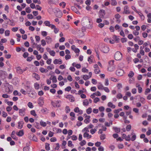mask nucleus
I'll return each instance as SVG.
<instances>
[{
  "label": "nucleus",
  "instance_id": "obj_58",
  "mask_svg": "<svg viewBox=\"0 0 151 151\" xmlns=\"http://www.w3.org/2000/svg\"><path fill=\"white\" fill-rule=\"evenodd\" d=\"M68 145L69 147H72L73 146V145L72 143V142L71 141H69L68 142Z\"/></svg>",
  "mask_w": 151,
  "mask_h": 151
},
{
  "label": "nucleus",
  "instance_id": "obj_56",
  "mask_svg": "<svg viewBox=\"0 0 151 151\" xmlns=\"http://www.w3.org/2000/svg\"><path fill=\"white\" fill-rule=\"evenodd\" d=\"M68 80L70 81H71L73 80L72 78L70 75H69L67 77Z\"/></svg>",
  "mask_w": 151,
  "mask_h": 151
},
{
  "label": "nucleus",
  "instance_id": "obj_18",
  "mask_svg": "<svg viewBox=\"0 0 151 151\" xmlns=\"http://www.w3.org/2000/svg\"><path fill=\"white\" fill-rule=\"evenodd\" d=\"M40 70L42 73H47L48 71L46 69H45L43 68H40Z\"/></svg>",
  "mask_w": 151,
  "mask_h": 151
},
{
  "label": "nucleus",
  "instance_id": "obj_14",
  "mask_svg": "<svg viewBox=\"0 0 151 151\" xmlns=\"http://www.w3.org/2000/svg\"><path fill=\"white\" fill-rule=\"evenodd\" d=\"M16 134L19 136H22L24 134V132L23 130H21L19 132H17Z\"/></svg>",
  "mask_w": 151,
  "mask_h": 151
},
{
  "label": "nucleus",
  "instance_id": "obj_40",
  "mask_svg": "<svg viewBox=\"0 0 151 151\" xmlns=\"http://www.w3.org/2000/svg\"><path fill=\"white\" fill-rule=\"evenodd\" d=\"M30 114L31 115L35 116L37 115L35 113V110L31 111H30Z\"/></svg>",
  "mask_w": 151,
  "mask_h": 151
},
{
  "label": "nucleus",
  "instance_id": "obj_24",
  "mask_svg": "<svg viewBox=\"0 0 151 151\" xmlns=\"http://www.w3.org/2000/svg\"><path fill=\"white\" fill-rule=\"evenodd\" d=\"M40 124L41 126L43 127H45L47 125L46 123L42 121L40 122Z\"/></svg>",
  "mask_w": 151,
  "mask_h": 151
},
{
  "label": "nucleus",
  "instance_id": "obj_3",
  "mask_svg": "<svg viewBox=\"0 0 151 151\" xmlns=\"http://www.w3.org/2000/svg\"><path fill=\"white\" fill-rule=\"evenodd\" d=\"M124 73V71L122 69H120L117 70L116 72V74L119 76H122Z\"/></svg>",
  "mask_w": 151,
  "mask_h": 151
},
{
  "label": "nucleus",
  "instance_id": "obj_19",
  "mask_svg": "<svg viewBox=\"0 0 151 151\" xmlns=\"http://www.w3.org/2000/svg\"><path fill=\"white\" fill-rule=\"evenodd\" d=\"M23 122H19L18 123V128L19 129H21L23 126Z\"/></svg>",
  "mask_w": 151,
  "mask_h": 151
},
{
  "label": "nucleus",
  "instance_id": "obj_63",
  "mask_svg": "<svg viewBox=\"0 0 151 151\" xmlns=\"http://www.w3.org/2000/svg\"><path fill=\"white\" fill-rule=\"evenodd\" d=\"M139 4L141 6H143L144 5V3L142 1H139Z\"/></svg>",
  "mask_w": 151,
  "mask_h": 151
},
{
  "label": "nucleus",
  "instance_id": "obj_49",
  "mask_svg": "<svg viewBox=\"0 0 151 151\" xmlns=\"http://www.w3.org/2000/svg\"><path fill=\"white\" fill-rule=\"evenodd\" d=\"M82 132H89V130H88V128L85 127L84 128L83 130H82Z\"/></svg>",
  "mask_w": 151,
  "mask_h": 151
},
{
  "label": "nucleus",
  "instance_id": "obj_12",
  "mask_svg": "<svg viewBox=\"0 0 151 151\" xmlns=\"http://www.w3.org/2000/svg\"><path fill=\"white\" fill-rule=\"evenodd\" d=\"M46 42L48 43H50L52 42V40L50 37L47 36L45 37Z\"/></svg>",
  "mask_w": 151,
  "mask_h": 151
},
{
  "label": "nucleus",
  "instance_id": "obj_7",
  "mask_svg": "<svg viewBox=\"0 0 151 151\" xmlns=\"http://www.w3.org/2000/svg\"><path fill=\"white\" fill-rule=\"evenodd\" d=\"M25 109L23 108L19 109V114L22 116H24L25 114Z\"/></svg>",
  "mask_w": 151,
  "mask_h": 151
},
{
  "label": "nucleus",
  "instance_id": "obj_17",
  "mask_svg": "<svg viewBox=\"0 0 151 151\" xmlns=\"http://www.w3.org/2000/svg\"><path fill=\"white\" fill-rule=\"evenodd\" d=\"M107 105L108 107L112 108L114 109L115 108V105H113L111 102H109L108 104Z\"/></svg>",
  "mask_w": 151,
  "mask_h": 151
},
{
  "label": "nucleus",
  "instance_id": "obj_64",
  "mask_svg": "<svg viewBox=\"0 0 151 151\" xmlns=\"http://www.w3.org/2000/svg\"><path fill=\"white\" fill-rule=\"evenodd\" d=\"M2 116L4 117H6L7 116V114L4 111L2 112Z\"/></svg>",
  "mask_w": 151,
  "mask_h": 151
},
{
  "label": "nucleus",
  "instance_id": "obj_11",
  "mask_svg": "<svg viewBox=\"0 0 151 151\" xmlns=\"http://www.w3.org/2000/svg\"><path fill=\"white\" fill-rule=\"evenodd\" d=\"M16 70L17 73L19 74H22L24 72V71H25V70H23L20 68L19 67L17 68Z\"/></svg>",
  "mask_w": 151,
  "mask_h": 151
},
{
  "label": "nucleus",
  "instance_id": "obj_55",
  "mask_svg": "<svg viewBox=\"0 0 151 151\" xmlns=\"http://www.w3.org/2000/svg\"><path fill=\"white\" fill-rule=\"evenodd\" d=\"M95 72L96 73H99L100 72V70L99 69V68H95L94 70Z\"/></svg>",
  "mask_w": 151,
  "mask_h": 151
},
{
  "label": "nucleus",
  "instance_id": "obj_53",
  "mask_svg": "<svg viewBox=\"0 0 151 151\" xmlns=\"http://www.w3.org/2000/svg\"><path fill=\"white\" fill-rule=\"evenodd\" d=\"M96 131V129H92L90 130V132L92 134H94Z\"/></svg>",
  "mask_w": 151,
  "mask_h": 151
},
{
  "label": "nucleus",
  "instance_id": "obj_30",
  "mask_svg": "<svg viewBox=\"0 0 151 151\" xmlns=\"http://www.w3.org/2000/svg\"><path fill=\"white\" fill-rule=\"evenodd\" d=\"M83 79H84L86 81V80L89 79L90 78V77H89L87 75H83Z\"/></svg>",
  "mask_w": 151,
  "mask_h": 151
},
{
  "label": "nucleus",
  "instance_id": "obj_2",
  "mask_svg": "<svg viewBox=\"0 0 151 151\" xmlns=\"http://www.w3.org/2000/svg\"><path fill=\"white\" fill-rule=\"evenodd\" d=\"M99 17L100 18H103L105 14V11L104 10H101L99 12Z\"/></svg>",
  "mask_w": 151,
  "mask_h": 151
},
{
  "label": "nucleus",
  "instance_id": "obj_45",
  "mask_svg": "<svg viewBox=\"0 0 151 151\" xmlns=\"http://www.w3.org/2000/svg\"><path fill=\"white\" fill-rule=\"evenodd\" d=\"M41 34L43 36L45 37L47 35V33L46 32L43 31L42 32Z\"/></svg>",
  "mask_w": 151,
  "mask_h": 151
},
{
  "label": "nucleus",
  "instance_id": "obj_39",
  "mask_svg": "<svg viewBox=\"0 0 151 151\" xmlns=\"http://www.w3.org/2000/svg\"><path fill=\"white\" fill-rule=\"evenodd\" d=\"M108 70H109V71H112L114 69V66L111 67V66H110L108 67Z\"/></svg>",
  "mask_w": 151,
  "mask_h": 151
},
{
  "label": "nucleus",
  "instance_id": "obj_32",
  "mask_svg": "<svg viewBox=\"0 0 151 151\" xmlns=\"http://www.w3.org/2000/svg\"><path fill=\"white\" fill-rule=\"evenodd\" d=\"M27 105L30 108H32L33 107V105L31 102H29L27 104Z\"/></svg>",
  "mask_w": 151,
  "mask_h": 151
},
{
  "label": "nucleus",
  "instance_id": "obj_1",
  "mask_svg": "<svg viewBox=\"0 0 151 151\" xmlns=\"http://www.w3.org/2000/svg\"><path fill=\"white\" fill-rule=\"evenodd\" d=\"M115 59L117 60H120L122 58V53L119 52H117L114 55Z\"/></svg>",
  "mask_w": 151,
  "mask_h": 151
},
{
  "label": "nucleus",
  "instance_id": "obj_54",
  "mask_svg": "<svg viewBox=\"0 0 151 151\" xmlns=\"http://www.w3.org/2000/svg\"><path fill=\"white\" fill-rule=\"evenodd\" d=\"M66 112L68 113L70 111V109L69 108V107L68 106H66Z\"/></svg>",
  "mask_w": 151,
  "mask_h": 151
},
{
  "label": "nucleus",
  "instance_id": "obj_10",
  "mask_svg": "<svg viewBox=\"0 0 151 151\" xmlns=\"http://www.w3.org/2000/svg\"><path fill=\"white\" fill-rule=\"evenodd\" d=\"M78 34L79 37H83L84 35V31L79 30L78 32Z\"/></svg>",
  "mask_w": 151,
  "mask_h": 151
},
{
  "label": "nucleus",
  "instance_id": "obj_23",
  "mask_svg": "<svg viewBox=\"0 0 151 151\" xmlns=\"http://www.w3.org/2000/svg\"><path fill=\"white\" fill-rule=\"evenodd\" d=\"M113 128L114 130H115V132L116 133H118L120 132V129L119 128L114 127Z\"/></svg>",
  "mask_w": 151,
  "mask_h": 151
},
{
  "label": "nucleus",
  "instance_id": "obj_9",
  "mask_svg": "<svg viewBox=\"0 0 151 151\" xmlns=\"http://www.w3.org/2000/svg\"><path fill=\"white\" fill-rule=\"evenodd\" d=\"M53 63L55 64H60L62 63V60L60 59H59L58 60L57 59H55Z\"/></svg>",
  "mask_w": 151,
  "mask_h": 151
},
{
  "label": "nucleus",
  "instance_id": "obj_48",
  "mask_svg": "<svg viewBox=\"0 0 151 151\" xmlns=\"http://www.w3.org/2000/svg\"><path fill=\"white\" fill-rule=\"evenodd\" d=\"M100 137L101 139L103 140L105 139V135L104 134H102Z\"/></svg>",
  "mask_w": 151,
  "mask_h": 151
},
{
  "label": "nucleus",
  "instance_id": "obj_5",
  "mask_svg": "<svg viewBox=\"0 0 151 151\" xmlns=\"http://www.w3.org/2000/svg\"><path fill=\"white\" fill-rule=\"evenodd\" d=\"M38 104L41 106H42L44 104V99L42 97L40 98L38 100Z\"/></svg>",
  "mask_w": 151,
  "mask_h": 151
},
{
  "label": "nucleus",
  "instance_id": "obj_28",
  "mask_svg": "<svg viewBox=\"0 0 151 151\" xmlns=\"http://www.w3.org/2000/svg\"><path fill=\"white\" fill-rule=\"evenodd\" d=\"M97 87L98 88L99 90H103L104 88L103 86L101 84L99 85Z\"/></svg>",
  "mask_w": 151,
  "mask_h": 151
},
{
  "label": "nucleus",
  "instance_id": "obj_60",
  "mask_svg": "<svg viewBox=\"0 0 151 151\" xmlns=\"http://www.w3.org/2000/svg\"><path fill=\"white\" fill-rule=\"evenodd\" d=\"M140 101L143 104H144L145 102V99L142 97H140Z\"/></svg>",
  "mask_w": 151,
  "mask_h": 151
},
{
  "label": "nucleus",
  "instance_id": "obj_26",
  "mask_svg": "<svg viewBox=\"0 0 151 151\" xmlns=\"http://www.w3.org/2000/svg\"><path fill=\"white\" fill-rule=\"evenodd\" d=\"M117 4V2L115 0H111V5L112 6H115Z\"/></svg>",
  "mask_w": 151,
  "mask_h": 151
},
{
  "label": "nucleus",
  "instance_id": "obj_6",
  "mask_svg": "<svg viewBox=\"0 0 151 151\" xmlns=\"http://www.w3.org/2000/svg\"><path fill=\"white\" fill-rule=\"evenodd\" d=\"M122 137L124 139H125L126 140L129 141L131 140L130 137L129 135L127 136L125 134H123Z\"/></svg>",
  "mask_w": 151,
  "mask_h": 151
},
{
  "label": "nucleus",
  "instance_id": "obj_13",
  "mask_svg": "<svg viewBox=\"0 0 151 151\" xmlns=\"http://www.w3.org/2000/svg\"><path fill=\"white\" fill-rule=\"evenodd\" d=\"M30 39L31 40V43L32 44V47H34L35 46H36L37 45V44L35 42L34 40L32 37H30Z\"/></svg>",
  "mask_w": 151,
  "mask_h": 151
},
{
  "label": "nucleus",
  "instance_id": "obj_15",
  "mask_svg": "<svg viewBox=\"0 0 151 151\" xmlns=\"http://www.w3.org/2000/svg\"><path fill=\"white\" fill-rule=\"evenodd\" d=\"M33 76L37 80H39L40 79L39 76L36 73H33Z\"/></svg>",
  "mask_w": 151,
  "mask_h": 151
},
{
  "label": "nucleus",
  "instance_id": "obj_47",
  "mask_svg": "<svg viewBox=\"0 0 151 151\" xmlns=\"http://www.w3.org/2000/svg\"><path fill=\"white\" fill-rule=\"evenodd\" d=\"M116 97L118 99H120L122 97V96L121 93H119L117 95Z\"/></svg>",
  "mask_w": 151,
  "mask_h": 151
},
{
  "label": "nucleus",
  "instance_id": "obj_44",
  "mask_svg": "<svg viewBox=\"0 0 151 151\" xmlns=\"http://www.w3.org/2000/svg\"><path fill=\"white\" fill-rule=\"evenodd\" d=\"M36 41L39 42L40 40V37L39 36H36L35 37Z\"/></svg>",
  "mask_w": 151,
  "mask_h": 151
},
{
  "label": "nucleus",
  "instance_id": "obj_25",
  "mask_svg": "<svg viewBox=\"0 0 151 151\" xmlns=\"http://www.w3.org/2000/svg\"><path fill=\"white\" fill-rule=\"evenodd\" d=\"M50 145L47 143H46L45 148L48 151L50 150V147H49Z\"/></svg>",
  "mask_w": 151,
  "mask_h": 151
},
{
  "label": "nucleus",
  "instance_id": "obj_51",
  "mask_svg": "<svg viewBox=\"0 0 151 151\" xmlns=\"http://www.w3.org/2000/svg\"><path fill=\"white\" fill-rule=\"evenodd\" d=\"M35 89H38L40 87L39 84L37 83H35Z\"/></svg>",
  "mask_w": 151,
  "mask_h": 151
},
{
  "label": "nucleus",
  "instance_id": "obj_22",
  "mask_svg": "<svg viewBox=\"0 0 151 151\" xmlns=\"http://www.w3.org/2000/svg\"><path fill=\"white\" fill-rule=\"evenodd\" d=\"M50 80H52V82L53 83H56L57 81V78L55 76H53L52 78L50 77Z\"/></svg>",
  "mask_w": 151,
  "mask_h": 151
},
{
  "label": "nucleus",
  "instance_id": "obj_59",
  "mask_svg": "<svg viewBox=\"0 0 151 151\" xmlns=\"http://www.w3.org/2000/svg\"><path fill=\"white\" fill-rule=\"evenodd\" d=\"M28 55L29 54L27 52H25L24 53L23 56L24 58H26L28 56Z\"/></svg>",
  "mask_w": 151,
  "mask_h": 151
},
{
  "label": "nucleus",
  "instance_id": "obj_41",
  "mask_svg": "<svg viewBox=\"0 0 151 151\" xmlns=\"http://www.w3.org/2000/svg\"><path fill=\"white\" fill-rule=\"evenodd\" d=\"M99 109L100 111H104L105 108L104 107L101 106L99 107Z\"/></svg>",
  "mask_w": 151,
  "mask_h": 151
},
{
  "label": "nucleus",
  "instance_id": "obj_46",
  "mask_svg": "<svg viewBox=\"0 0 151 151\" xmlns=\"http://www.w3.org/2000/svg\"><path fill=\"white\" fill-rule=\"evenodd\" d=\"M99 100L100 99L98 97H96L93 100V102H94V103H96L98 102L99 101Z\"/></svg>",
  "mask_w": 151,
  "mask_h": 151
},
{
  "label": "nucleus",
  "instance_id": "obj_62",
  "mask_svg": "<svg viewBox=\"0 0 151 151\" xmlns=\"http://www.w3.org/2000/svg\"><path fill=\"white\" fill-rule=\"evenodd\" d=\"M101 144L100 142H97L95 143V145L96 147H98L100 146Z\"/></svg>",
  "mask_w": 151,
  "mask_h": 151
},
{
  "label": "nucleus",
  "instance_id": "obj_37",
  "mask_svg": "<svg viewBox=\"0 0 151 151\" xmlns=\"http://www.w3.org/2000/svg\"><path fill=\"white\" fill-rule=\"evenodd\" d=\"M49 53L51 56H54L55 54V52L54 50H51Z\"/></svg>",
  "mask_w": 151,
  "mask_h": 151
},
{
  "label": "nucleus",
  "instance_id": "obj_21",
  "mask_svg": "<svg viewBox=\"0 0 151 151\" xmlns=\"http://www.w3.org/2000/svg\"><path fill=\"white\" fill-rule=\"evenodd\" d=\"M44 24L47 26H48L50 27L51 24H50V22L49 21H46L44 22Z\"/></svg>",
  "mask_w": 151,
  "mask_h": 151
},
{
  "label": "nucleus",
  "instance_id": "obj_43",
  "mask_svg": "<svg viewBox=\"0 0 151 151\" xmlns=\"http://www.w3.org/2000/svg\"><path fill=\"white\" fill-rule=\"evenodd\" d=\"M41 44L43 46H44L46 45V42L44 40H41Z\"/></svg>",
  "mask_w": 151,
  "mask_h": 151
},
{
  "label": "nucleus",
  "instance_id": "obj_52",
  "mask_svg": "<svg viewBox=\"0 0 151 151\" xmlns=\"http://www.w3.org/2000/svg\"><path fill=\"white\" fill-rule=\"evenodd\" d=\"M71 139L73 140H76L77 139V137L76 136L73 135L72 136Z\"/></svg>",
  "mask_w": 151,
  "mask_h": 151
},
{
  "label": "nucleus",
  "instance_id": "obj_4",
  "mask_svg": "<svg viewBox=\"0 0 151 151\" xmlns=\"http://www.w3.org/2000/svg\"><path fill=\"white\" fill-rule=\"evenodd\" d=\"M124 11L122 13L123 14H130V12L129 10V7L127 6H125L124 8Z\"/></svg>",
  "mask_w": 151,
  "mask_h": 151
},
{
  "label": "nucleus",
  "instance_id": "obj_35",
  "mask_svg": "<svg viewBox=\"0 0 151 151\" xmlns=\"http://www.w3.org/2000/svg\"><path fill=\"white\" fill-rule=\"evenodd\" d=\"M150 91V89L149 88H147L145 92V95H147L148 93H149Z\"/></svg>",
  "mask_w": 151,
  "mask_h": 151
},
{
  "label": "nucleus",
  "instance_id": "obj_38",
  "mask_svg": "<svg viewBox=\"0 0 151 151\" xmlns=\"http://www.w3.org/2000/svg\"><path fill=\"white\" fill-rule=\"evenodd\" d=\"M5 35L6 36H9L10 34V31L9 30H6L5 32Z\"/></svg>",
  "mask_w": 151,
  "mask_h": 151
},
{
  "label": "nucleus",
  "instance_id": "obj_29",
  "mask_svg": "<svg viewBox=\"0 0 151 151\" xmlns=\"http://www.w3.org/2000/svg\"><path fill=\"white\" fill-rule=\"evenodd\" d=\"M88 102L87 99H85L83 102V105L84 106H87L88 104Z\"/></svg>",
  "mask_w": 151,
  "mask_h": 151
},
{
  "label": "nucleus",
  "instance_id": "obj_57",
  "mask_svg": "<svg viewBox=\"0 0 151 151\" xmlns=\"http://www.w3.org/2000/svg\"><path fill=\"white\" fill-rule=\"evenodd\" d=\"M38 50L40 51V52L41 53L44 52V49L43 48L41 47L37 49Z\"/></svg>",
  "mask_w": 151,
  "mask_h": 151
},
{
  "label": "nucleus",
  "instance_id": "obj_50",
  "mask_svg": "<svg viewBox=\"0 0 151 151\" xmlns=\"http://www.w3.org/2000/svg\"><path fill=\"white\" fill-rule=\"evenodd\" d=\"M71 88L70 86H69L65 88V91H69L71 89Z\"/></svg>",
  "mask_w": 151,
  "mask_h": 151
},
{
  "label": "nucleus",
  "instance_id": "obj_42",
  "mask_svg": "<svg viewBox=\"0 0 151 151\" xmlns=\"http://www.w3.org/2000/svg\"><path fill=\"white\" fill-rule=\"evenodd\" d=\"M26 12L27 13H30L31 12V10L29 7H27L26 8Z\"/></svg>",
  "mask_w": 151,
  "mask_h": 151
},
{
  "label": "nucleus",
  "instance_id": "obj_8",
  "mask_svg": "<svg viewBox=\"0 0 151 151\" xmlns=\"http://www.w3.org/2000/svg\"><path fill=\"white\" fill-rule=\"evenodd\" d=\"M102 51H103L104 53H107L109 50V47L106 46L103 47L101 49Z\"/></svg>",
  "mask_w": 151,
  "mask_h": 151
},
{
  "label": "nucleus",
  "instance_id": "obj_34",
  "mask_svg": "<svg viewBox=\"0 0 151 151\" xmlns=\"http://www.w3.org/2000/svg\"><path fill=\"white\" fill-rule=\"evenodd\" d=\"M131 126L130 124L128 125L126 127V130L127 131H129L131 129Z\"/></svg>",
  "mask_w": 151,
  "mask_h": 151
},
{
  "label": "nucleus",
  "instance_id": "obj_20",
  "mask_svg": "<svg viewBox=\"0 0 151 151\" xmlns=\"http://www.w3.org/2000/svg\"><path fill=\"white\" fill-rule=\"evenodd\" d=\"M134 73L133 71H130L128 74V76L129 77L131 78L134 76Z\"/></svg>",
  "mask_w": 151,
  "mask_h": 151
},
{
  "label": "nucleus",
  "instance_id": "obj_16",
  "mask_svg": "<svg viewBox=\"0 0 151 151\" xmlns=\"http://www.w3.org/2000/svg\"><path fill=\"white\" fill-rule=\"evenodd\" d=\"M59 11L56 14V16L57 17L60 18L62 15V13L59 9H58Z\"/></svg>",
  "mask_w": 151,
  "mask_h": 151
},
{
  "label": "nucleus",
  "instance_id": "obj_31",
  "mask_svg": "<svg viewBox=\"0 0 151 151\" xmlns=\"http://www.w3.org/2000/svg\"><path fill=\"white\" fill-rule=\"evenodd\" d=\"M59 5L60 6L63 5L62 7L63 8H64L65 7V6L66 5V4L65 2L63 1L60 3L59 4Z\"/></svg>",
  "mask_w": 151,
  "mask_h": 151
},
{
  "label": "nucleus",
  "instance_id": "obj_61",
  "mask_svg": "<svg viewBox=\"0 0 151 151\" xmlns=\"http://www.w3.org/2000/svg\"><path fill=\"white\" fill-rule=\"evenodd\" d=\"M23 151H29V148L28 146L25 147L23 148Z\"/></svg>",
  "mask_w": 151,
  "mask_h": 151
},
{
  "label": "nucleus",
  "instance_id": "obj_27",
  "mask_svg": "<svg viewBox=\"0 0 151 151\" xmlns=\"http://www.w3.org/2000/svg\"><path fill=\"white\" fill-rule=\"evenodd\" d=\"M92 112V109L91 108L89 107L86 110V112L88 114H90Z\"/></svg>",
  "mask_w": 151,
  "mask_h": 151
},
{
  "label": "nucleus",
  "instance_id": "obj_36",
  "mask_svg": "<svg viewBox=\"0 0 151 151\" xmlns=\"http://www.w3.org/2000/svg\"><path fill=\"white\" fill-rule=\"evenodd\" d=\"M95 51L96 54V56L98 58L99 60L100 59L99 56V52L98 51V50L95 49Z\"/></svg>",
  "mask_w": 151,
  "mask_h": 151
},
{
  "label": "nucleus",
  "instance_id": "obj_33",
  "mask_svg": "<svg viewBox=\"0 0 151 151\" xmlns=\"http://www.w3.org/2000/svg\"><path fill=\"white\" fill-rule=\"evenodd\" d=\"M86 143V141L85 140H83L81 142H80L79 144L81 146H83L84 145H85Z\"/></svg>",
  "mask_w": 151,
  "mask_h": 151
}]
</instances>
